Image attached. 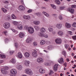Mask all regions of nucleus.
<instances>
[{
	"mask_svg": "<svg viewBox=\"0 0 76 76\" xmlns=\"http://www.w3.org/2000/svg\"><path fill=\"white\" fill-rule=\"evenodd\" d=\"M9 69V67L7 66H5L3 69H1V72L3 74L5 75L7 73V72L6 71L7 70Z\"/></svg>",
	"mask_w": 76,
	"mask_h": 76,
	"instance_id": "nucleus-1",
	"label": "nucleus"
},
{
	"mask_svg": "<svg viewBox=\"0 0 76 76\" xmlns=\"http://www.w3.org/2000/svg\"><path fill=\"white\" fill-rule=\"evenodd\" d=\"M10 72L11 74H10V76H15L17 72H16V70L15 69H12L11 70Z\"/></svg>",
	"mask_w": 76,
	"mask_h": 76,
	"instance_id": "nucleus-2",
	"label": "nucleus"
},
{
	"mask_svg": "<svg viewBox=\"0 0 76 76\" xmlns=\"http://www.w3.org/2000/svg\"><path fill=\"white\" fill-rule=\"evenodd\" d=\"M10 26V23L7 22L4 24V27L5 29H8L9 28Z\"/></svg>",
	"mask_w": 76,
	"mask_h": 76,
	"instance_id": "nucleus-3",
	"label": "nucleus"
},
{
	"mask_svg": "<svg viewBox=\"0 0 76 76\" xmlns=\"http://www.w3.org/2000/svg\"><path fill=\"white\" fill-rule=\"evenodd\" d=\"M25 72L26 73L30 75H32V74H33V73H32L31 70L29 69H26L25 71Z\"/></svg>",
	"mask_w": 76,
	"mask_h": 76,
	"instance_id": "nucleus-4",
	"label": "nucleus"
},
{
	"mask_svg": "<svg viewBox=\"0 0 76 76\" xmlns=\"http://www.w3.org/2000/svg\"><path fill=\"white\" fill-rule=\"evenodd\" d=\"M28 31L30 34H33L34 32V28L32 27H29Z\"/></svg>",
	"mask_w": 76,
	"mask_h": 76,
	"instance_id": "nucleus-5",
	"label": "nucleus"
},
{
	"mask_svg": "<svg viewBox=\"0 0 76 76\" xmlns=\"http://www.w3.org/2000/svg\"><path fill=\"white\" fill-rule=\"evenodd\" d=\"M55 42H56V44H61V42H62V40L61 39L57 38L55 40Z\"/></svg>",
	"mask_w": 76,
	"mask_h": 76,
	"instance_id": "nucleus-6",
	"label": "nucleus"
},
{
	"mask_svg": "<svg viewBox=\"0 0 76 76\" xmlns=\"http://www.w3.org/2000/svg\"><path fill=\"white\" fill-rule=\"evenodd\" d=\"M17 57L19 58H22V55L21 53L19 52L17 54Z\"/></svg>",
	"mask_w": 76,
	"mask_h": 76,
	"instance_id": "nucleus-7",
	"label": "nucleus"
},
{
	"mask_svg": "<svg viewBox=\"0 0 76 76\" xmlns=\"http://www.w3.org/2000/svg\"><path fill=\"white\" fill-rule=\"evenodd\" d=\"M44 60L42 58H39L37 59V61L39 63H41L43 62Z\"/></svg>",
	"mask_w": 76,
	"mask_h": 76,
	"instance_id": "nucleus-8",
	"label": "nucleus"
},
{
	"mask_svg": "<svg viewBox=\"0 0 76 76\" xmlns=\"http://www.w3.org/2000/svg\"><path fill=\"white\" fill-rule=\"evenodd\" d=\"M32 56L33 57H37V51L35 50L34 51V52H32Z\"/></svg>",
	"mask_w": 76,
	"mask_h": 76,
	"instance_id": "nucleus-9",
	"label": "nucleus"
},
{
	"mask_svg": "<svg viewBox=\"0 0 76 76\" xmlns=\"http://www.w3.org/2000/svg\"><path fill=\"white\" fill-rule=\"evenodd\" d=\"M58 63H60V64H62V63H64L63 58H61L58 60Z\"/></svg>",
	"mask_w": 76,
	"mask_h": 76,
	"instance_id": "nucleus-10",
	"label": "nucleus"
},
{
	"mask_svg": "<svg viewBox=\"0 0 76 76\" xmlns=\"http://www.w3.org/2000/svg\"><path fill=\"white\" fill-rule=\"evenodd\" d=\"M23 18L24 19L29 20L31 18V16L29 15H24L23 16Z\"/></svg>",
	"mask_w": 76,
	"mask_h": 76,
	"instance_id": "nucleus-11",
	"label": "nucleus"
},
{
	"mask_svg": "<svg viewBox=\"0 0 76 76\" xmlns=\"http://www.w3.org/2000/svg\"><path fill=\"white\" fill-rule=\"evenodd\" d=\"M25 9V7L23 6L22 5H20L18 7V10H24Z\"/></svg>",
	"mask_w": 76,
	"mask_h": 76,
	"instance_id": "nucleus-12",
	"label": "nucleus"
},
{
	"mask_svg": "<svg viewBox=\"0 0 76 76\" xmlns=\"http://www.w3.org/2000/svg\"><path fill=\"white\" fill-rule=\"evenodd\" d=\"M25 57H26V58H28V57H29V56H30V54L28 52H26L24 54Z\"/></svg>",
	"mask_w": 76,
	"mask_h": 76,
	"instance_id": "nucleus-13",
	"label": "nucleus"
},
{
	"mask_svg": "<svg viewBox=\"0 0 76 76\" xmlns=\"http://www.w3.org/2000/svg\"><path fill=\"white\" fill-rule=\"evenodd\" d=\"M56 26L58 29H61L62 28V25L61 24H57L56 25Z\"/></svg>",
	"mask_w": 76,
	"mask_h": 76,
	"instance_id": "nucleus-14",
	"label": "nucleus"
},
{
	"mask_svg": "<svg viewBox=\"0 0 76 76\" xmlns=\"http://www.w3.org/2000/svg\"><path fill=\"white\" fill-rule=\"evenodd\" d=\"M27 43L31 42L32 41V39L30 38H28L26 40Z\"/></svg>",
	"mask_w": 76,
	"mask_h": 76,
	"instance_id": "nucleus-15",
	"label": "nucleus"
},
{
	"mask_svg": "<svg viewBox=\"0 0 76 76\" xmlns=\"http://www.w3.org/2000/svg\"><path fill=\"white\" fill-rule=\"evenodd\" d=\"M17 28L18 29H20V30H22L23 28V26L22 24H20L19 25L17 26Z\"/></svg>",
	"mask_w": 76,
	"mask_h": 76,
	"instance_id": "nucleus-16",
	"label": "nucleus"
},
{
	"mask_svg": "<svg viewBox=\"0 0 76 76\" xmlns=\"http://www.w3.org/2000/svg\"><path fill=\"white\" fill-rule=\"evenodd\" d=\"M39 72L40 73H45V70L41 68L39 70Z\"/></svg>",
	"mask_w": 76,
	"mask_h": 76,
	"instance_id": "nucleus-17",
	"label": "nucleus"
},
{
	"mask_svg": "<svg viewBox=\"0 0 76 76\" xmlns=\"http://www.w3.org/2000/svg\"><path fill=\"white\" fill-rule=\"evenodd\" d=\"M65 26L66 28H69L71 27L70 24L69 23H66Z\"/></svg>",
	"mask_w": 76,
	"mask_h": 76,
	"instance_id": "nucleus-18",
	"label": "nucleus"
},
{
	"mask_svg": "<svg viewBox=\"0 0 76 76\" xmlns=\"http://www.w3.org/2000/svg\"><path fill=\"white\" fill-rule=\"evenodd\" d=\"M58 34L60 37H62L63 35V33L61 31H59L58 32Z\"/></svg>",
	"mask_w": 76,
	"mask_h": 76,
	"instance_id": "nucleus-19",
	"label": "nucleus"
},
{
	"mask_svg": "<svg viewBox=\"0 0 76 76\" xmlns=\"http://www.w3.org/2000/svg\"><path fill=\"white\" fill-rule=\"evenodd\" d=\"M25 64L26 66H28L29 65V62L28 61H26L25 62Z\"/></svg>",
	"mask_w": 76,
	"mask_h": 76,
	"instance_id": "nucleus-20",
	"label": "nucleus"
},
{
	"mask_svg": "<svg viewBox=\"0 0 76 76\" xmlns=\"http://www.w3.org/2000/svg\"><path fill=\"white\" fill-rule=\"evenodd\" d=\"M19 36L20 38H22L24 37V34L20 32L19 34Z\"/></svg>",
	"mask_w": 76,
	"mask_h": 76,
	"instance_id": "nucleus-21",
	"label": "nucleus"
},
{
	"mask_svg": "<svg viewBox=\"0 0 76 76\" xmlns=\"http://www.w3.org/2000/svg\"><path fill=\"white\" fill-rule=\"evenodd\" d=\"M43 13H44V15L45 16H46V17H47L48 18L49 17V14L48 13H46V12L43 11L42 12Z\"/></svg>",
	"mask_w": 76,
	"mask_h": 76,
	"instance_id": "nucleus-22",
	"label": "nucleus"
},
{
	"mask_svg": "<svg viewBox=\"0 0 76 76\" xmlns=\"http://www.w3.org/2000/svg\"><path fill=\"white\" fill-rule=\"evenodd\" d=\"M17 68L19 70H20L22 69V66L20 65H18L17 67Z\"/></svg>",
	"mask_w": 76,
	"mask_h": 76,
	"instance_id": "nucleus-23",
	"label": "nucleus"
},
{
	"mask_svg": "<svg viewBox=\"0 0 76 76\" xmlns=\"http://www.w3.org/2000/svg\"><path fill=\"white\" fill-rule=\"evenodd\" d=\"M55 3H56V4H58V5L59 4H60L61 3H60V1L59 0H56L55 1Z\"/></svg>",
	"mask_w": 76,
	"mask_h": 76,
	"instance_id": "nucleus-24",
	"label": "nucleus"
},
{
	"mask_svg": "<svg viewBox=\"0 0 76 76\" xmlns=\"http://www.w3.org/2000/svg\"><path fill=\"white\" fill-rule=\"evenodd\" d=\"M40 31L42 33H44L45 32V29L44 28H42L40 29Z\"/></svg>",
	"mask_w": 76,
	"mask_h": 76,
	"instance_id": "nucleus-25",
	"label": "nucleus"
},
{
	"mask_svg": "<svg viewBox=\"0 0 76 76\" xmlns=\"http://www.w3.org/2000/svg\"><path fill=\"white\" fill-rule=\"evenodd\" d=\"M39 22L38 21H35L33 22V23H34V24H35V25H39Z\"/></svg>",
	"mask_w": 76,
	"mask_h": 76,
	"instance_id": "nucleus-26",
	"label": "nucleus"
},
{
	"mask_svg": "<svg viewBox=\"0 0 76 76\" xmlns=\"http://www.w3.org/2000/svg\"><path fill=\"white\" fill-rule=\"evenodd\" d=\"M11 61L12 63H13V64H15V63H16V60H15V59L14 58L12 59Z\"/></svg>",
	"mask_w": 76,
	"mask_h": 76,
	"instance_id": "nucleus-27",
	"label": "nucleus"
},
{
	"mask_svg": "<svg viewBox=\"0 0 76 76\" xmlns=\"http://www.w3.org/2000/svg\"><path fill=\"white\" fill-rule=\"evenodd\" d=\"M69 12H71L73 14L74 13V12H75L74 9H69Z\"/></svg>",
	"mask_w": 76,
	"mask_h": 76,
	"instance_id": "nucleus-28",
	"label": "nucleus"
},
{
	"mask_svg": "<svg viewBox=\"0 0 76 76\" xmlns=\"http://www.w3.org/2000/svg\"><path fill=\"white\" fill-rule=\"evenodd\" d=\"M2 10L5 13H7V10L4 8L2 9Z\"/></svg>",
	"mask_w": 76,
	"mask_h": 76,
	"instance_id": "nucleus-29",
	"label": "nucleus"
},
{
	"mask_svg": "<svg viewBox=\"0 0 76 76\" xmlns=\"http://www.w3.org/2000/svg\"><path fill=\"white\" fill-rule=\"evenodd\" d=\"M12 18L13 19H16V17L15 16L14 14H12L11 15Z\"/></svg>",
	"mask_w": 76,
	"mask_h": 76,
	"instance_id": "nucleus-30",
	"label": "nucleus"
},
{
	"mask_svg": "<svg viewBox=\"0 0 76 76\" xmlns=\"http://www.w3.org/2000/svg\"><path fill=\"white\" fill-rule=\"evenodd\" d=\"M18 22H16V21H13V25H15V26H16V25H18Z\"/></svg>",
	"mask_w": 76,
	"mask_h": 76,
	"instance_id": "nucleus-31",
	"label": "nucleus"
},
{
	"mask_svg": "<svg viewBox=\"0 0 76 76\" xmlns=\"http://www.w3.org/2000/svg\"><path fill=\"white\" fill-rule=\"evenodd\" d=\"M53 48V46L51 45H50L48 47V48L49 50H51L52 49V48Z\"/></svg>",
	"mask_w": 76,
	"mask_h": 76,
	"instance_id": "nucleus-32",
	"label": "nucleus"
},
{
	"mask_svg": "<svg viewBox=\"0 0 76 76\" xmlns=\"http://www.w3.org/2000/svg\"><path fill=\"white\" fill-rule=\"evenodd\" d=\"M0 57L2 58H6V56L4 55H0Z\"/></svg>",
	"mask_w": 76,
	"mask_h": 76,
	"instance_id": "nucleus-33",
	"label": "nucleus"
},
{
	"mask_svg": "<svg viewBox=\"0 0 76 76\" xmlns=\"http://www.w3.org/2000/svg\"><path fill=\"white\" fill-rule=\"evenodd\" d=\"M48 30L49 32H52L53 31V29L51 27H50L48 28Z\"/></svg>",
	"mask_w": 76,
	"mask_h": 76,
	"instance_id": "nucleus-34",
	"label": "nucleus"
},
{
	"mask_svg": "<svg viewBox=\"0 0 76 76\" xmlns=\"http://www.w3.org/2000/svg\"><path fill=\"white\" fill-rule=\"evenodd\" d=\"M34 28H35L36 30H39V27L38 26H34Z\"/></svg>",
	"mask_w": 76,
	"mask_h": 76,
	"instance_id": "nucleus-35",
	"label": "nucleus"
},
{
	"mask_svg": "<svg viewBox=\"0 0 76 76\" xmlns=\"http://www.w3.org/2000/svg\"><path fill=\"white\" fill-rule=\"evenodd\" d=\"M59 18L60 20H63V18L61 15H60L59 16Z\"/></svg>",
	"mask_w": 76,
	"mask_h": 76,
	"instance_id": "nucleus-36",
	"label": "nucleus"
},
{
	"mask_svg": "<svg viewBox=\"0 0 76 76\" xmlns=\"http://www.w3.org/2000/svg\"><path fill=\"white\" fill-rule=\"evenodd\" d=\"M41 45H44L45 44V42L44 40H42L41 42H40V43Z\"/></svg>",
	"mask_w": 76,
	"mask_h": 76,
	"instance_id": "nucleus-37",
	"label": "nucleus"
},
{
	"mask_svg": "<svg viewBox=\"0 0 76 76\" xmlns=\"http://www.w3.org/2000/svg\"><path fill=\"white\" fill-rule=\"evenodd\" d=\"M24 29H27V30H28V29H29V27H28V26H25L24 27Z\"/></svg>",
	"mask_w": 76,
	"mask_h": 76,
	"instance_id": "nucleus-38",
	"label": "nucleus"
},
{
	"mask_svg": "<svg viewBox=\"0 0 76 76\" xmlns=\"http://www.w3.org/2000/svg\"><path fill=\"white\" fill-rule=\"evenodd\" d=\"M51 6L52 7V8H53V9H56V7L54 5L51 4Z\"/></svg>",
	"mask_w": 76,
	"mask_h": 76,
	"instance_id": "nucleus-39",
	"label": "nucleus"
},
{
	"mask_svg": "<svg viewBox=\"0 0 76 76\" xmlns=\"http://www.w3.org/2000/svg\"><path fill=\"white\" fill-rule=\"evenodd\" d=\"M62 54L63 55H64L65 57H66V53L65 51H63L62 52Z\"/></svg>",
	"mask_w": 76,
	"mask_h": 76,
	"instance_id": "nucleus-40",
	"label": "nucleus"
},
{
	"mask_svg": "<svg viewBox=\"0 0 76 76\" xmlns=\"http://www.w3.org/2000/svg\"><path fill=\"white\" fill-rule=\"evenodd\" d=\"M53 73V71L50 70V72L49 73V75H52Z\"/></svg>",
	"mask_w": 76,
	"mask_h": 76,
	"instance_id": "nucleus-41",
	"label": "nucleus"
},
{
	"mask_svg": "<svg viewBox=\"0 0 76 76\" xmlns=\"http://www.w3.org/2000/svg\"><path fill=\"white\" fill-rule=\"evenodd\" d=\"M72 26H73V27H75V28L76 27V23H74L72 25Z\"/></svg>",
	"mask_w": 76,
	"mask_h": 76,
	"instance_id": "nucleus-42",
	"label": "nucleus"
},
{
	"mask_svg": "<svg viewBox=\"0 0 76 76\" xmlns=\"http://www.w3.org/2000/svg\"><path fill=\"white\" fill-rule=\"evenodd\" d=\"M10 16H8L7 17L6 20H10Z\"/></svg>",
	"mask_w": 76,
	"mask_h": 76,
	"instance_id": "nucleus-43",
	"label": "nucleus"
},
{
	"mask_svg": "<svg viewBox=\"0 0 76 76\" xmlns=\"http://www.w3.org/2000/svg\"><path fill=\"white\" fill-rule=\"evenodd\" d=\"M58 64H56L54 66L53 68H57Z\"/></svg>",
	"mask_w": 76,
	"mask_h": 76,
	"instance_id": "nucleus-44",
	"label": "nucleus"
},
{
	"mask_svg": "<svg viewBox=\"0 0 76 76\" xmlns=\"http://www.w3.org/2000/svg\"><path fill=\"white\" fill-rule=\"evenodd\" d=\"M32 12V10H28L27 11L28 13H31Z\"/></svg>",
	"mask_w": 76,
	"mask_h": 76,
	"instance_id": "nucleus-45",
	"label": "nucleus"
},
{
	"mask_svg": "<svg viewBox=\"0 0 76 76\" xmlns=\"http://www.w3.org/2000/svg\"><path fill=\"white\" fill-rule=\"evenodd\" d=\"M65 7H60V9L61 10H63L64 9Z\"/></svg>",
	"mask_w": 76,
	"mask_h": 76,
	"instance_id": "nucleus-46",
	"label": "nucleus"
},
{
	"mask_svg": "<svg viewBox=\"0 0 76 76\" xmlns=\"http://www.w3.org/2000/svg\"><path fill=\"white\" fill-rule=\"evenodd\" d=\"M68 33L70 35H72V31H69L68 32Z\"/></svg>",
	"mask_w": 76,
	"mask_h": 76,
	"instance_id": "nucleus-47",
	"label": "nucleus"
},
{
	"mask_svg": "<svg viewBox=\"0 0 76 76\" xmlns=\"http://www.w3.org/2000/svg\"><path fill=\"white\" fill-rule=\"evenodd\" d=\"M65 47L66 48H67L69 47L68 45H67V44L65 45Z\"/></svg>",
	"mask_w": 76,
	"mask_h": 76,
	"instance_id": "nucleus-48",
	"label": "nucleus"
},
{
	"mask_svg": "<svg viewBox=\"0 0 76 76\" xmlns=\"http://www.w3.org/2000/svg\"><path fill=\"white\" fill-rule=\"evenodd\" d=\"M9 1H6L4 2V3H5V4H7L8 3H9Z\"/></svg>",
	"mask_w": 76,
	"mask_h": 76,
	"instance_id": "nucleus-49",
	"label": "nucleus"
},
{
	"mask_svg": "<svg viewBox=\"0 0 76 76\" xmlns=\"http://www.w3.org/2000/svg\"><path fill=\"white\" fill-rule=\"evenodd\" d=\"M72 38L74 40H76V36H72Z\"/></svg>",
	"mask_w": 76,
	"mask_h": 76,
	"instance_id": "nucleus-50",
	"label": "nucleus"
},
{
	"mask_svg": "<svg viewBox=\"0 0 76 76\" xmlns=\"http://www.w3.org/2000/svg\"><path fill=\"white\" fill-rule=\"evenodd\" d=\"M53 70L55 72H57V68H53Z\"/></svg>",
	"mask_w": 76,
	"mask_h": 76,
	"instance_id": "nucleus-51",
	"label": "nucleus"
},
{
	"mask_svg": "<svg viewBox=\"0 0 76 76\" xmlns=\"http://www.w3.org/2000/svg\"><path fill=\"white\" fill-rule=\"evenodd\" d=\"M52 16H53L54 17H55V18H56L57 17V15H56L55 14H52Z\"/></svg>",
	"mask_w": 76,
	"mask_h": 76,
	"instance_id": "nucleus-52",
	"label": "nucleus"
},
{
	"mask_svg": "<svg viewBox=\"0 0 76 76\" xmlns=\"http://www.w3.org/2000/svg\"><path fill=\"white\" fill-rule=\"evenodd\" d=\"M76 6L75 5H73L72 6V8H76Z\"/></svg>",
	"mask_w": 76,
	"mask_h": 76,
	"instance_id": "nucleus-53",
	"label": "nucleus"
},
{
	"mask_svg": "<svg viewBox=\"0 0 76 76\" xmlns=\"http://www.w3.org/2000/svg\"><path fill=\"white\" fill-rule=\"evenodd\" d=\"M14 52V51H10V54H11V55H12V54H13V53Z\"/></svg>",
	"mask_w": 76,
	"mask_h": 76,
	"instance_id": "nucleus-54",
	"label": "nucleus"
},
{
	"mask_svg": "<svg viewBox=\"0 0 76 76\" xmlns=\"http://www.w3.org/2000/svg\"><path fill=\"white\" fill-rule=\"evenodd\" d=\"M15 46L16 48L18 47V44L17 43H15Z\"/></svg>",
	"mask_w": 76,
	"mask_h": 76,
	"instance_id": "nucleus-55",
	"label": "nucleus"
},
{
	"mask_svg": "<svg viewBox=\"0 0 76 76\" xmlns=\"http://www.w3.org/2000/svg\"><path fill=\"white\" fill-rule=\"evenodd\" d=\"M64 66H65V67H66V66H67V63H65L64 64Z\"/></svg>",
	"mask_w": 76,
	"mask_h": 76,
	"instance_id": "nucleus-56",
	"label": "nucleus"
},
{
	"mask_svg": "<svg viewBox=\"0 0 76 76\" xmlns=\"http://www.w3.org/2000/svg\"><path fill=\"white\" fill-rule=\"evenodd\" d=\"M44 37H45V38H48V35H45V36H44Z\"/></svg>",
	"mask_w": 76,
	"mask_h": 76,
	"instance_id": "nucleus-57",
	"label": "nucleus"
},
{
	"mask_svg": "<svg viewBox=\"0 0 76 76\" xmlns=\"http://www.w3.org/2000/svg\"><path fill=\"white\" fill-rule=\"evenodd\" d=\"M7 32L6 31L4 32V34L6 36L7 35Z\"/></svg>",
	"mask_w": 76,
	"mask_h": 76,
	"instance_id": "nucleus-58",
	"label": "nucleus"
},
{
	"mask_svg": "<svg viewBox=\"0 0 76 76\" xmlns=\"http://www.w3.org/2000/svg\"><path fill=\"white\" fill-rule=\"evenodd\" d=\"M33 44L34 45V46H36L37 45V44L35 42H33Z\"/></svg>",
	"mask_w": 76,
	"mask_h": 76,
	"instance_id": "nucleus-59",
	"label": "nucleus"
},
{
	"mask_svg": "<svg viewBox=\"0 0 76 76\" xmlns=\"http://www.w3.org/2000/svg\"><path fill=\"white\" fill-rule=\"evenodd\" d=\"M11 30L12 31V32H15V30L13 29H12Z\"/></svg>",
	"mask_w": 76,
	"mask_h": 76,
	"instance_id": "nucleus-60",
	"label": "nucleus"
},
{
	"mask_svg": "<svg viewBox=\"0 0 76 76\" xmlns=\"http://www.w3.org/2000/svg\"><path fill=\"white\" fill-rule=\"evenodd\" d=\"M72 56H75V54H74V53H72Z\"/></svg>",
	"mask_w": 76,
	"mask_h": 76,
	"instance_id": "nucleus-61",
	"label": "nucleus"
},
{
	"mask_svg": "<svg viewBox=\"0 0 76 76\" xmlns=\"http://www.w3.org/2000/svg\"><path fill=\"white\" fill-rule=\"evenodd\" d=\"M3 60H0V63H3Z\"/></svg>",
	"mask_w": 76,
	"mask_h": 76,
	"instance_id": "nucleus-62",
	"label": "nucleus"
},
{
	"mask_svg": "<svg viewBox=\"0 0 76 76\" xmlns=\"http://www.w3.org/2000/svg\"><path fill=\"white\" fill-rule=\"evenodd\" d=\"M47 66H50V63H47Z\"/></svg>",
	"mask_w": 76,
	"mask_h": 76,
	"instance_id": "nucleus-63",
	"label": "nucleus"
},
{
	"mask_svg": "<svg viewBox=\"0 0 76 76\" xmlns=\"http://www.w3.org/2000/svg\"><path fill=\"white\" fill-rule=\"evenodd\" d=\"M8 39L6 38V39H5V41H8Z\"/></svg>",
	"mask_w": 76,
	"mask_h": 76,
	"instance_id": "nucleus-64",
	"label": "nucleus"
}]
</instances>
